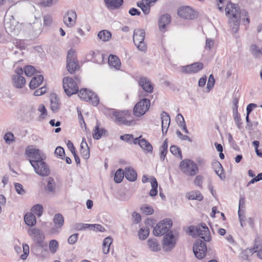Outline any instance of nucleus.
I'll return each instance as SVG.
<instances>
[{
    "label": "nucleus",
    "mask_w": 262,
    "mask_h": 262,
    "mask_svg": "<svg viewBox=\"0 0 262 262\" xmlns=\"http://www.w3.org/2000/svg\"><path fill=\"white\" fill-rule=\"evenodd\" d=\"M25 155L29 158V162L36 174L41 177H47L50 173L49 165L45 162L46 155L40 150L27 146Z\"/></svg>",
    "instance_id": "obj_1"
},
{
    "label": "nucleus",
    "mask_w": 262,
    "mask_h": 262,
    "mask_svg": "<svg viewBox=\"0 0 262 262\" xmlns=\"http://www.w3.org/2000/svg\"><path fill=\"white\" fill-rule=\"evenodd\" d=\"M225 12L226 15L229 17V23L232 33H237L239 29L241 14L247 16L248 12L245 11L241 12L238 6L231 2L226 5Z\"/></svg>",
    "instance_id": "obj_2"
},
{
    "label": "nucleus",
    "mask_w": 262,
    "mask_h": 262,
    "mask_svg": "<svg viewBox=\"0 0 262 262\" xmlns=\"http://www.w3.org/2000/svg\"><path fill=\"white\" fill-rule=\"evenodd\" d=\"M75 79L76 81L68 77L63 79V88L66 94L69 96L78 92V82L79 79L78 76H75Z\"/></svg>",
    "instance_id": "obj_3"
},
{
    "label": "nucleus",
    "mask_w": 262,
    "mask_h": 262,
    "mask_svg": "<svg viewBox=\"0 0 262 262\" xmlns=\"http://www.w3.org/2000/svg\"><path fill=\"white\" fill-rule=\"evenodd\" d=\"M189 232L191 233H196L204 241L210 242L211 240L209 230L204 223L200 224L196 226L190 227Z\"/></svg>",
    "instance_id": "obj_4"
},
{
    "label": "nucleus",
    "mask_w": 262,
    "mask_h": 262,
    "mask_svg": "<svg viewBox=\"0 0 262 262\" xmlns=\"http://www.w3.org/2000/svg\"><path fill=\"white\" fill-rule=\"evenodd\" d=\"M180 169L185 174L189 176H194L199 171L197 165L192 160L185 159L180 164Z\"/></svg>",
    "instance_id": "obj_5"
},
{
    "label": "nucleus",
    "mask_w": 262,
    "mask_h": 262,
    "mask_svg": "<svg viewBox=\"0 0 262 262\" xmlns=\"http://www.w3.org/2000/svg\"><path fill=\"white\" fill-rule=\"evenodd\" d=\"M79 98L85 101L89 102L94 106H97L99 102L98 96L93 92L86 89H82L78 92Z\"/></svg>",
    "instance_id": "obj_6"
},
{
    "label": "nucleus",
    "mask_w": 262,
    "mask_h": 262,
    "mask_svg": "<svg viewBox=\"0 0 262 262\" xmlns=\"http://www.w3.org/2000/svg\"><path fill=\"white\" fill-rule=\"evenodd\" d=\"M145 33L143 29H137L134 30L133 40L137 48L143 52L147 49L146 46L144 42Z\"/></svg>",
    "instance_id": "obj_7"
},
{
    "label": "nucleus",
    "mask_w": 262,
    "mask_h": 262,
    "mask_svg": "<svg viewBox=\"0 0 262 262\" xmlns=\"http://www.w3.org/2000/svg\"><path fill=\"white\" fill-rule=\"evenodd\" d=\"M172 225V222L169 219H165L160 222L154 228L153 233L156 236H160L167 233Z\"/></svg>",
    "instance_id": "obj_8"
},
{
    "label": "nucleus",
    "mask_w": 262,
    "mask_h": 262,
    "mask_svg": "<svg viewBox=\"0 0 262 262\" xmlns=\"http://www.w3.org/2000/svg\"><path fill=\"white\" fill-rule=\"evenodd\" d=\"M24 70L21 68H17L11 78L14 86L17 89H21L26 84L25 78L23 76Z\"/></svg>",
    "instance_id": "obj_9"
},
{
    "label": "nucleus",
    "mask_w": 262,
    "mask_h": 262,
    "mask_svg": "<svg viewBox=\"0 0 262 262\" xmlns=\"http://www.w3.org/2000/svg\"><path fill=\"white\" fill-rule=\"evenodd\" d=\"M150 104V101L148 99H141L135 105L133 110L134 114L137 117L142 116L148 110Z\"/></svg>",
    "instance_id": "obj_10"
},
{
    "label": "nucleus",
    "mask_w": 262,
    "mask_h": 262,
    "mask_svg": "<svg viewBox=\"0 0 262 262\" xmlns=\"http://www.w3.org/2000/svg\"><path fill=\"white\" fill-rule=\"evenodd\" d=\"M193 251L195 256L199 259L204 258L207 252V246L203 241L198 239L193 244Z\"/></svg>",
    "instance_id": "obj_11"
},
{
    "label": "nucleus",
    "mask_w": 262,
    "mask_h": 262,
    "mask_svg": "<svg viewBox=\"0 0 262 262\" xmlns=\"http://www.w3.org/2000/svg\"><path fill=\"white\" fill-rule=\"evenodd\" d=\"M203 68V63L201 62H194L192 64L180 67V71L185 74H195Z\"/></svg>",
    "instance_id": "obj_12"
},
{
    "label": "nucleus",
    "mask_w": 262,
    "mask_h": 262,
    "mask_svg": "<svg viewBox=\"0 0 262 262\" xmlns=\"http://www.w3.org/2000/svg\"><path fill=\"white\" fill-rule=\"evenodd\" d=\"M163 242V248L165 251H170L174 247L176 239L171 231L166 234Z\"/></svg>",
    "instance_id": "obj_13"
},
{
    "label": "nucleus",
    "mask_w": 262,
    "mask_h": 262,
    "mask_svg": "<svg viewBox=\"0 0 262 262\" xmlns=\"http://www.w3.org/2000/svg\"><path fill=\"white\" fill-rule=\"evenodd\" d=\"M178 15L186 19H193L196 17L194 10L188 6L180 8L178 10Z\"/></svg>",
    "instance_id": "obj_14"
},
{
    "label": "nucleus",
    "mask_w": 262,
    "mask_h": 262,
    "mask_svg": "<svg viewBox=\"0 0 262 262\" xmlns=\"http://www.w3.org/2000/svg\"><path fill=\"white\" fill-rule=\"evenodd\" d=\"M29 235L33 236V241L39 246H42V242L45 239L43 233L38 228H29L28 230Z\"/></svg>",
    "instance_id": "obj_15"
},
{
    "label": "nucleus",
    "mask_w": 262,
    "mask_h": 262,
    "mask_svg": "<svg viewBox=\"0 0 262 262\" xmlns=\"http://www.w3.org/2000/svg\"><path fill=\"white\" fill-rule=\"evenodd\" d=\"M77 14L75 11L68 10L63 16V23L68 27L71 28L76 24Z\"/></svg>",
    "instance_id": "obj_16"
},
{
    "label": "nucleus",
    "mask_w": 262,
    "mask_h": 262,
    "mask_svg": "<svg viewBox=\"0 0 262 262\" xmlns=\"http://www.w3.org/2000/svg\"><path fill=\"white\" fill-rule=\"evenodd\" d=\"M171 21V17L168 14H165L161 16L159 19V27L161 32L166 31V27Z\"/></svg>",
    "instance_id": "obj_17"
},
{
    "label": "nucleus",
    "mask_w": 262,
    "mask_h": 262,
    "mask_svg": "<svg viewBox=\"0 0 262 262\" xmlns=\"http://www.w3.org/2000/svg\"><path fill=\"white\" fill-rule=\"evenodd\" d=\"M161 116L162 120V133L163 135H165L167 133L170 124V118L169 115L165 112H162Z\"/></svg>",
    "instance_id": "obj_18"
},
{
    "label": "nucleus",
    "mask_w": 262,
    "mask_h": 262,
    "mask_svg": "<svg viewBox=\"0 0 262 262\" xmlns=\"http://www.w3.org/2000/svg\"><path fill=\"white\" fill-rule=\"evenodd\" d=\"M106 7L110 10L119 9L123 3V0H104Z\"/></svg>",
    "instance_id": "obj_19"
},
{
    "label": "nucleus",
    "mask_w": 262,
    "mask_h": 262,
    "mask_svg": "<svg viewBox=\"0 0 262 262\" xmlns=\"http://www.w3.org/2000/svg\"><path fill=\"white\" fill-rule=\"evenodd\" d=\"M139 84L142 88L147 93H151L154 88L150 81L146 77H141L139 80Z\"/></svg>",
    "instance_id": "obj_20"
},
{
    "label": "nucleus",
    "mask_w": 262,
    "mask_h": 262,
    "mask_svg": "<svg viewBox=\"0 0 262 262\" xmlns=\"http://www.w3.org/2000/svg\"><path fill=\"white\" fill-rule=\"evenodd\" d=\"M115 122L119 124H124L126 126H131L134 123L133 120H127L122 113L118 112L114 117Z\"/></svg>",
    "instance_id": "obj_21"
},
{
    "label": "nucleus",
    "mask_w": 262,
    "mask_h": 262,
    "mask_svg": "<svg viewBox=\"0 0 262 262\" xmlns=\"http://www.w3.org/2000/svg\"><path fill=\"white\" fill-rule=\"evenodd\" d=\"M80 152L82 157L84 159H88L90 157V149L88 145L84 139H82V141L80 144Z\"/></svg>",
    "instance_id": "obj_22"
},
{
    "label": "nucleus",
    "mask_w": 262,
    "mask_h": 262,
    "mask_svg": "<svg viewBox=\"0 0 262 262\" xmlns=\"http://www.w3.org/2000/svg\"><path fill=\"white\" fill-rule=\"evenodd\" d=\"M124 173L126 179L129 181L133 182L137 179V173L132 168L126 167Z\"/></svg>",
    "instance_id": "obj_23"
},
{
    "label": "nucleus",
    "mask_w": 262,
    "mask_h": 262,
    "mask_svg": "<svg viewBox=\"0 0 262 262\" xmlns=\"http://www.w3.org/2000/svg\"><path fill=\"white\" fill-rule=\"evenodd\" d=\"M254 242H255V244H254V247L253 248H251V249H249V248L245 250V252L247 253H249L252 254V253H254L257 251V256L259 258L262 259V249H260L259 250H258V246L259 245V238H256L255 239Z\"/></svg>",
    "instance_id": "obj_24"
},
{
    "label": "nucleus",
    "mask_w": 262,
    "mask_h": 262,
    "mask_svg": "<svg viewBox=\"0 0 262 262\" xmlns=\"http://www.w3.org/2000/svg\"><path fill=\"white\" fill-rule=\"evenodd\" d=\"M108 62L110 66L117 70L119 69L121 66L120 60L116 55L111 54L108 57Z\"/></svg>",
    "instance_id": "obj_25"
},
{
    "label": "nucleus",
    "mask_w": 262,
    "mask_h": 262,
    "mask_svg": "<svg viewBox=\"0 0 262 262\" xmlns=\"http://www.w3.org/2000/svg\"><path fill=\"white\" fill-rule=\"evenodd\" d=\"M148 248L152 251L157 252L161 250L160 245L156 238H150L147 241Z\"/></svg>",
    "instance_id": "obj_26"
},
{
    "label": "nucleus",
    "mask_w": 262,
    "mask_h": 262,
    "mask_svg": "<svg viewBox=\"0 0 262 262\" xmlns=\"http://www.w3.org/2000/svg\"><path fill=\"white\" fill-rule=\"evenodd\" d=\"M43 80V77L41 75H38L33 77L29 84L30 88L31 89H36L42 82Z\"/></svg>",
    "instance_id": "obj_27"
},
{
    "label": "nucleus",
    "mask_w": 262,
    "mask_h": 262,
    "mask_svg": "<svg viewBox=\"0 0 262 262\" xmlns=\"http://www.w3.org/2000/svg\"><path fill=\"white\" fill-rule=\"evenodd\" d=\"M107 133V131L105 129L100 128L99 124H97V125L94 127L93 137L94 139L98 140L100 139L102 136H105V134Z\"/></svg>",
    "instance_id": "obj_28"
},
{
    "label": "nucleus",
    "mask_w": 262,
    "mask_h": 262,
    "mask_svg": "<svg viewBox=\"0 0 262 262\" xmlns=\"http://www.w3.org/2000/svg\"><path fill=\"white\" fill-rule=\"evenodd\" d=\"M67 68L68 71L71 74L74 73L76 70L79 68L78 61L77 60L75 61H67Z\"/></svg>",
    "instance_id": "obj_29"
},
{
    "label": "nucleus",
    "mask_w": 262,
    "mask_h": 262,
    "mask_svg": "<svg viewBox=\"0 0 262 262\" xmlns=\"http://www.w3.org/2000/svg\"><path fill=\"white\" fill-rule=\"evenodd\" d=\"M25 223L30 226H34L36 223L35 215L32 213H27L24 216Z\"/></svg>",
    "instance_id": "obj_30"
},
{
    "label": "nucleus",
    "mask_w": 262,
    "mask_h": 262,
    "mask_svg": "<svg viewBox=\"0 0 262 262\" xmlns=\"http://www.w3.org/2000/svg\"><path fill=\"white\" fill-rule=\"evenodd\" d=\"M213 168L215 173L220 177V178L223 180L225 178V174L222 172L224 170L221 164L219 162H216L213 164Z\"/></svg>",
    "instance_id": "obj_31"
},
{
    "label": "nucleus",
    "mask_w": 262,
    "mask_h": 262,
    "mask_svg": "<svg viewBox=\"0 0 262 262\" xmlns=\"http://www.w3.org/2000/svg\"><path fill=\"white\" fill-rule=\"evenodd\" d=\"M55 182L54 179L52 177H49L48 179L47 185L45 187V189L49 193H53L55 190Z\"/></svg>",
    "instance_id": "obj_32"
},
{
    "label": "nucleus",
    "mask_w": 262,
    "mask_h": 262,
    "mask_svg": "<svg viewBox=\"0 0 262 262\" xmlns=\"http://www.w3.org/2000/svg\"><path fill=\"white\" fill-rule=\"evenodd\" d=\"M167 148L168 141L167 139H166L160 148V157L162 161H163L166 157V154L167 153Z\"/></svg>",
    "instance_id": "obj_33"
},
{
    "label": "nucleus",
    "mask_w": 262,
    "mask_h": 262,
    "mask_svg": "<svg viewBox=\"0 0 262 262\" xmlns=\"http://www.w3.org/2000/svg\"><path fill=\"white\" fill-rule=\"evenodd\" d=\"M150 183L152 188L149 192V195L151 196H155L158 193V182L156 179L154 177H152L151 178Z\"/></svg>",
    "instance_id": "obj_34"
},
{
    "label": "nucleus",
    "mask_w": 262,
    "mask_h": 262,
    "mask_svg": "<svg viewBox=\"0 0 262 262\" xmlns=\"http://www.w3.org/2000/svg\"><path fill=\"white\" fill-rule=\"evenodd\" d=\"M139 145L144 150L150 152L152 151V145L149 142L144 139H141V140L139 142Z\"/></svg>",
    "instance_id": "obj_35"
},
{
    "label": "nucleus",
    "mask_w": 262,
    "mask_h": 262,
    "mask_svg": "<svg viewBox=\"0 0 262 262\" xmlns=\"http://www.w3.org/2000/svg\"><path fill=\"white\" fill-rule=\"evenodd\" d=\"M51 109L54 112H57L60 107L59 100L56 96L51 97Z\"/></svg>",
    "instance_id": "obj_36"
},
{
    "label": "nucleus",
    "mask_w": 262,
    "mask_h": 262,
    "mask_svg": "<svg viewBox=\"0 0 262 262\" xmlns=\"http://www.w3.org/2000/svg\"><path fill=\"white\" fill-rule=\"evenodd\" d=\"M54 223L57 228H61L64 223V219L62 214H56L54 217Z\"/></svg>",
    "instance_id": "obj_37"
},
{
    "label": "nucleus",
    "mask_w": 262,
    "mask_h": 262,
    "mask_svg": "<svg viewBox=\"0 0 262 262\" xmlns=\"http://www.w3.org/2000/svg\"><path fill=\"white\" fill-rule=\"evenodd\" d=\"M112 36L111 32L107 30H102L98 34V38L102 40L103 41H108Z\"/></svg>",
    "instance_id": "obj_38"
},
{
    "label": "nucleus",
    "mask_w": 262,
    "mask_h": 262,
    "mask_svg": "<svg viewBox=\"0 0 262 262\" xmlns=\"http://www.w3.org/2000/svg\"><path fill=\"white\" fill-rule=\"evenodd\" d=\"M113 239L111 237H107L105 238L103 242V252L104 254H107L110 251V247L112 243Z\"/></svg>",
    "instance_id": "obj_39"
},
{
    "label": "nucleus",
    "mask_w": 262,
    "mask_h": 262,
    "mask_svg": "<svg viewBox=\"0 0 262 262\" xmlns=\"http://www.w3.org/2000/svg\"><path fill=\"white\" fill-rule=\"evenodd\" d=\"M35 112V109L34 106L32 105L28 106L25 115V116L26 117V119L27 121H31L33 119Z\"/></svg>",
    "instance_id": "obj_40"
},
{
    "label": "nucleus",
    "mask_w": 262,
    "mask_h": 262,
    "mask_svg": "<svg viewBox=\"0 0 262 262\" xmlns=\"http://www.w3.org/2000/svg\"><path fill=\"white\" fill-rule=\"evenodd\" d=\"M124 176L123 170L119 168L116 171L115 174L114 181L116 183H119L122 182Z\"/></svg>",
    "instance_id": "obj_41"
},
{
    "label": "nucleus",
    "mask_w": 262,
    "mask_h": 262,
    "mask_svg": "<svg viewBox=\"0 0 262 262\" xmlns=\"http://www.w3.org/2000/svg\"><path fill=\"white\" fill-rule=\"evenodd\" d=\"M140 209L143 213L146 215H151L153 214L154 212L153 208L148 204L142 205Z\"/></svg>",
    "instance_id": "obj_42"
},
{
    "label": "nucleus",
    "mask_w": 262,
    "mask_h": 262,
    "mask_svg": "<svg viewBox=\"0 0 262 262\" xmlns=\"http://www.w3.org/2000/svg\"><path fill=\"white\" fill-rule=\"evenodd\" d=\"M245 208V200L244 198H241L239 201V206L238 210V216L244 214Z\"/></svg>",
    "instance_id": "obj_43"
},
{
    "label": "nucleus",
    "mask_w": 262,
    "mask_h": 262,
    "mask_svg": "<svg viewBox=\"0 0 262 262\" xmlns=\"http://www.w3.org/2000/svg\"><path fill=\"white\" fill-rule=\"evenodd\" d=\"M149 230L148 228H141L138 233L139 238L141 240H144L148 236Z\"/></svg>",
    "instance_id": "obj_44"
},
{
    "label": "nucleus",
    "mask_w": 262,
    "mask_h": 262,
    "mask_svg": "<svg viewBox=\"0 0 262 262\" xmlns=\"http://www.w3.org/2000/svg\"><path fill=\"white\" fill-rule=\"evenodd\" d=\"M49 247L51 253H55L58 248V243L56 240L52 239L49 242Z\"/></svg>",
    "instance_id": "obj_45"
},
{
    "label": "nucleus",
    "mask_w": 262,
    "mask_h": 262,
    "mask_svg": "<svg viewBox=\"0 0 262 262\" xmlns=\"http://www.w3.org/2000/svg\"><path fill=\"white\" fill-rule=\"evenodd\" d=\"M90 227L89 224H83L81 223H76L73 225V228L77 231L82 230Z\"/></svg>",
    "instance_id": "obj_46"
},
{
    "label": "nucleus",
    "mask_w": 262,
    "mask_h": 262,
    "mask_svg": "<svg viewBox=\"0 0 262 262\" xmlns=\"http://www.w3.org/2000/svg\"><path fill=\"white\" fill-rule=\"evenodd\" d=\"M32 211L37 216H40L42 213L43 207L40 204H37L33 207Z\"/></svg>",
    "instance_id": "obj_47"
},
{
    "label": "nucleus",
    "mask_w": 262,
    "mask_h": 262,
    "mask_svg": "<svg viewBox=\"0 0 262 262\" xmlns=\"http://www.w3.org/2000/svg\"><path fill=\"white\" fill-rule=\"evenodd\" d=\"M13 19H14V17L13 16H11ZM14 20H13V21L11 22V20L10 21H7L6 19L5 20V23L4 26L6 30H8L9 31H12V30H14L15 29V26L14 25Z\"/></svg>",
    "instance_id": "obj_48"
},
{
    "label": "nucleus",
    "mask_w": 262,
    "mask_h": 262,
    "mask_svg": "<svg viewBox=\"0 0 262 262\" xmlns=\"http://www.w3.org/2000/svg\"><path fill=\"white\" fill-rule=\"evenodd\" d=\"M89 226L90 227L89 228H90V230L97 232L100 231L103 232L105 231V228L100 224H89Z\"/></svg>",
    "instance_id": "obj_49"
},
{
    "label": "nucleus",
    "mask_w": 262,
    "mask_h": 262,
    "mask_svg": "<svg viewBox=\"0 0 262 262\" xmlns=\"http://www.w3.org/2000/svg\"><path fill=\"white\" fill-rule=\"evenodd\" d=\"M170 151L173 155L176 156L178 154V156L181 159L182 158V155L181 149H180V148L178 147L177 146L171 145L170 147Z\"/></svg>",
    "instance_id": "obj_50"
},
{
    "label": "nucleus",
    "mask_w": 262,
    "mask_h": 262,
    "mask_svg": "<svg viewBox=\"0 0 262 262\" xmlns=\"http://www.w3.org/2000/svg\"><path fill=\"white\" fill-rule=\"evenodd\" d=\"M76 59V55L75 50L71 49L68 52L67 57V61H75Z\"/></svg>",
    "instance_id": "obj_51"
},
{
    "label": "nucleus",
    "mask_w": 262,
    "mask_h": 262,
    "mask_svg": "<svg viewBox=\"0 0 262 262\" xmlns=\"http://www.w3.org/2000/svg\"><path fill=\"white\" fill-rule=\"evenodd\" d=\"M4 139L7 144H10L14 141V136L13 133L8 132L4 136Z\"/></svg>",
    "instance_id": "obj_52"
},
{
    "label": "nucleus",
    "mask_w": 262,
    "mask_h": 262,
    "mask_svg": "<svg viewBox=\"0 0 262 262\" xmlns=\"http://www.w3.org/2000/svg\"><path fill=\"white\" fill-rule=\"evenodd\" d=\"M24 72L27 76L31 77L35 72V69L32 66H27L25 67Z\"/></svg>",
    "instance_id": "obj_53"
},
{
    "label": "nucleus",
    "mask_w": 262,
    "mask_h": 262,
    "mask_svg": "<svg viewBox=\"0 0 262 262\" xmlns=\"http://www.w3.org/2000/svg\"><path fill=\"white\" fill-rule=\"evenodd\" d=\"M262 49H259L257 48L256 45H253L252 46V51L251 53L252 55L256 58L259 57L260 55H261Z\"/></svg>",
    "instance_id": "obj_54"
},
{
    "label": "nucleus",
    "mask_w": 262,
    "mask_h": 262,
    "mask_svg": "<svg viewBox=\"0 0 262 262\" xmlns=\"http://www.w3.org/2000/svg\"><path fill=\"white\" fill-rule=\"evenodd\" d=\"M24 254L20 255V258L23 260H25L27 258L29 253V247L25 244L23 245Z\"/></svg>",
    "instance_id": "obj_55"
},
{
    "label": "nucleus",
    "mask_w": 262,
    "mask_h": 262,
    "mask_svg": "<svg viewBox=\"0 0 262 262\" xmlns=\"http://www.w3.org/2000/svg\"><path fill=\"white\" fill-rule=\"evenodd\" d=\"M54 154L57 157H60L63 159L65 155L64 150L61 146H58L55 149Z\"/></svg>",
    "instance_id": "obj_56"
},
{
    "label": "nucleus",
    "mask_w": 262,
    "mask_h": 262,
    "mask_svg": "<svg viewBox=\"0 0 262 262\" xmlns=\"http://www.w3.org/2000/svg\"><path fill=\"white\" fill-rule=\"evenodd\" d=\"M38 111L41 113L40 118L44 119L47 115V111L43 104H40L38 107Z\"/></svg>",
    "instance_id": "obj_57"
},
{
    "label": "nucleus",
    "mask_w": 262,
    "mask_h": 262,
    "mask_svg": "<svg viewBox=\"0 0 262 262\" xmlns=\"http://www.w3.org/2000/svg\"><path fill=\"white\" fill-rule=\"evenodd\" d=\"M15 190L17 193L20 195H23L25 193V190L24 189L21 184L16 183L14 184Z\"/></svg>",
    "instance_id": "obj_58"
},
{
    "label": "nucleus",
    "mask_w": 262,
    "mask_h": 262,
    "mask_svg": "<svg viewBox=\"0 0 262 262\" xmlns=\"http://www.w3.org/2000/svg\"><path fill=\"white\" fill-rule=\"evenodd\" d=\"M215 83V79L214 76L212 74L210 75L208 79V81L207 82V87L208 89V91H209L214 86Z\"/></svg>",
    "instance_id": "obj_59"
},
{
    "label": "nucleus",
    "mask_w": 262,
    "mask_h": 262,
    "mask_svg": "<svg viewBox=\"0 0 262 262\" xmlns=\"http://www.w3.org/2000/svg\"><path fill=\"white\" fill-rule=\"evenodd\" d=\"M118 112V111H117L113 108H107L104 110V113L106 115H109L112 118H114Z\"/></svg>",
    "instance_id": "obj_60"
},
{
    "label": "nucleus",
    "mask_w": 262,
    "mask_h": 262,
    "mask_svg": "<svg viewBox=\"0 0 262 262\" xmlns=\"http://www.w3.org/2000/svg\"><path fill=\"white\" fill-rule=\"evenodd\" d=\"M233 118L237 127L241 128L243 123L239 114L238 113L234 114Z\"/></svg>",
    "instance_id": "obj_61"
},
{
    "label": "nucleus",
    "mask_w": 262,
    "mask_h": 262,
    "mask_svg": "<svg viewBox=\"0 0 262 262\" xmlns=\"http://www.w3.org/2000/svg\"><path fill=\"white\" fill-rule=\"evenodd\" d=\"M214 43V40L211 38H207L206 40L205 49L210 50L213 47Z\"/></svg>",
    "instance_id": "obj_62"
},
{
    "label": "nucleus",
    "mask_w": 262,
    "mask_h": 262,
    "mask_svg": "<svg viewBox=\"0 0 262 262\" xmlns=\"http://www.w3.org/2000/svg\"><path fill=\"white\" fill-rule=\"evenodd\" d=\"M78 236V233H75L71 235L68 238L69 244L71 245L75 244L77 241Z\"/></svg>",
    "instance_id": "obj_63"
},
{
    "label": "nucleus",
    "mask_w": 262,
    "mask_h": 262,
    "mask_svg": "<svg viewBox=\"0 0 262 262\" xmlns=\"http://www.w3.org/2000/svg\"><path fill=\"white\" fill-rule=\"evenodd\" d=\"M52 23V17L49 15H45L43 17V24L45 26H49L51 25Z\"/></svg>",
    "instance_id": "obj_64"
}]
</instances>
